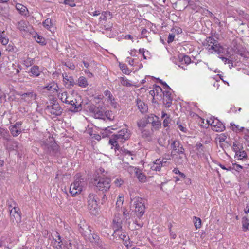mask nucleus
<instances>
[{"label": "nucleus", "mask_w": 249, "mask_h": 249, "mask_svg": "<svg viewBox=\"0 0 249 249\" xmlns=\"http://www.w3.org/2000/svg\"><path fill=\"white\" fill-rule=\"evenodd\" d=\"M131 133L126 128H124L119 131L117 134H113L109 140V143L115 147V150H119L118 143H123L128 140L130 137Z\"/></svg>", "instance_id": "f257e3e1"}, {"label": "nucleus", "mask_w": 249, "mask_h": 249, "mask_svg": "<svg viewBox=\"0 0 249 249\" xmlns=\"http://www.w3.org/2000/svg\"><path fill=\"white\" fill-rule=\"evenodd\" d=\"M42 148L44 152L51 156H58L59 153V146L53 137L43 140L40 143Z\"/></svg>", "instance_id": "f03ea898"}, {"label": "nucleus", "mask_w": 249, "mask_h": 249, "mask_svg": "<svg viewBox=\"0 0 249 249\" xmlns=\"http://www.w3.org/2000/svg\"><path fill=\"white\" fill-rule=\"evenodd\" d=\"M110 178L103 175L96 176L94 183L96 189L103 193L108 191L110 188Z\"/></svg>", "instance_id": "7ed1b4c3"}, {"label": "nucleus", "mask_w": 249, "mask_h": 249, "mask_svg": "<svg viewBox=\"0 0 249 249\" xmlns=\"http://www.w3.org/2000/svg\"><path fill=\"white\" fill-rule=\"evenodd\" d=\"M97 196L94 193H89L87 197L88 209L91 214H98L99 208L97 201Z\"/></svg>", "instance_id": "20e7f679"}, {"label": "nucleus", "mask_w": 249, "mask_h": 249, "mask_svg": "<svg viewBox=\"0 0 249 249\" xmlns=\"http://www.w3.org/2000/svg\"><path fill=\"white\" fill-rule=\"evenodd\" d=\"M45 110L55 116H59L63 112V109L59 104L56 102H50L49 104L46 105Z\"/></svg>", "instance_id": "39448f33"}, {"label": "nucleus", "mask_w": 249, "mask_h": 249, "mask_svg": "<svg viewBox=\"0 0 249 249\" xmlns=\"http://www.w3.org/2000/svg\"><path fill=\"white\" fill-rule=\"evenodd\" d=\"M4 140L6 141L4 142V145L7 150L17 151L21 150L22 145L12 138L9 134Z\"/></svg>", "instance_id": "423d86ee"}, {"label": "nucleus", "mask_w": 249, "mask_h": 249, "mask_svg": "<svg viewBox=\"0 0 249 249\" xmlns=\"http://www.w3.org/2000/svg\"><path fill=\"white\" fill-rule=\"evenodd\" d=\"M135 205V212L136 215L140 218L144 214L145 210L144 200L140 197H137L133 199ZM132 201V199H131Z\"/></svg>", "instance_id": "0eeeda50"}, {"label": "nucleus", "mask_w": 249, "mask_h": 249, "mask_svg": "<svg viewBox=\"0 0 249 249\" xmlns=\"http://www.w3.org/2000/svg\"><path fill=\"white\" fill-rule=\"evenodd\" d=\"M83 186V179H76L75 181L72 183L70 188V193L72 196H75L76 194H79L82 190Z\"/></svg>", "instance_id": "6e6552de"}, {"label": "nucleus", "mask_w": 249, "mask_h": 249, "mask_svg": "<svg viewBox=\"0 0 249 249\" xmlns=\"http://www.w3.org/2000/svg\"><path fill=\"white\" fill-rule=\"evenodd\" d=\"M171 147L172 149L171 152V156L173 157L175 155L173 152H175L178 155H184L186 158V154L185 153V149L183 145L181 144L180 142L178 140H175L172 141L171 143Z\"/></svg>", "instance_id": "1a4fd4ad"}, {"label": "nucleus", "mask_w": 249, "mask_h": 249, "mask_svg": "<svg viewBox=\"0 0 249 249\" xmlns=\"http://www.w3.org/2000/svg\"><path fill=\"white\" fill-rule=\"evenodd\" d=\"M122 216L120 214H115L112 222V228L114 233L121 232L122 231Z\"/></svg>", "instance_id": "9d476101"}, {"label": "nucleus", "mask_w": 249, "mask_h": 249, "mask_svg": "<svg viewBox=\"0 0 249 249\" xmlns=\"http://www.w3.org/2000/svg\"><path fill=\"white\" fill-rule=\"evenodd\" d=\"M89 109L90 112L92 114V116L95 118L105 120L104 110L102 107H99L94 105H91L90 106Z\"/></svg>", "instance_id": "9b49d317"}, {"label": "nucleus", "mask_w": 249, "mask_h": 249, "mask_svg": "<svg viewBox=\"0 0 249 249\" xmlns=\"http://www.w3.org/2000/svg\"><path fill=\"white\" fill-rule=\"evenodd\" d=\"M207 122L209 124L213 126V129L214 131L221 132L225 129V126L223 124L216 118L210 119Z\"/></svg>", "instance_id": "f8f14e48"}, {"label": "nucleus", "mask_w": 249, "mask_h": 249, "mask_svg": "<svg viewBox=\"0 0 249 249\" xmlns=\"http://www.w3.org/2000/svg\"><path fill=\"white\" fill-rule=\"evenodd\" d=\"M10 219L13 223H19L21 221V212L19 208L10 210Z\"/></svg>", "instance_id": "ddd939ff"}, {"label": "nucleus", "mask_w": 249, "mask_h": 249, "mask_svg": "<svg viewBox=\"0 0 249 249\" xmlns=\"http://www.w3.org/2000/svg\"><path fill=\"white\" fill-rule=\"evenodd\" d=\"M217 45H218V41L212 36L207 37L203 44L205 47L209 51H213L215 47Z\"/></svg>", "instance_id": "4468645a"}, {"label": "nucleus", "mask_w": 249, "mask_h": 249, "mask_svg": "<svg viewBox=\"0 0 249 249\" xmlns=\"http://www.w3.org/2000/svg\"><path fill=\"white\" fill-rule=\"evenodd\" d=\"M21 99L27 103H32L35 101L36 97V94L33 91L26 93L20 94Z\"/></svg>", "instance_id": "2eb2a0df"}, {"label": "nucleus", "mask_w": 249, "mask_h": 249, "mask_svg": "<svg viewBox=\"0 0 249 249\" xmlns=\"http://www.w3.org/2000/svg\"><path fill=\"white\" fill-rule=\"evenodd\" d=\"M170 90H165L163 91V103L165 104L167 107H169L171 106L172 102V97L171 96V93L170 91Z\"/></svg>", "instance_id": "dca6fc26"}, {"label": "nucleus", "mask_w": 249, "mask_h": 249, "mask_svg": "<svg viewBox=\"0 0 249 249\" xmlns=\"http://www.w3.org/2000/svg\"><path fill=\"white\" fill-rule=\"evenodd\" d=\"M136 103L139 110L142 113L144 114L147 112L148 109V106L144 102L138 98L136 100Z\"/></svg>", "instance_id": "f3484780"}, {"label": "nucleus", "mask_w": 249, "mask_h": 249, "mask_svg": "<svg viewBox=\"0 0 249 249\" xmlns=\"http://www.w3.org/2000/svg\"><path fill=\"white\" fill-rule=\"evenodd\" d=\"M78 228L79 232L82 234V235L85 237L87 236V233H88V232L89 233H91V232L90 227L88 226L86 224H78Z\"/></svg>", "instance_id": "a211bd4d"}, {"label": "nucleus", "mask_w": 249, "mask_h": 249, "mask_svg": "<svg viewBox=\"0 0 249 249\" xmlns=\"http://www.w3.org/2000/svg\"><path fill=\"white\" fill-rule=\"evenodd\" d=\"M28 24V22L24 20H22L17 22V23L16 24V26L17 28L18 29H19L20 31L27 32L29 31Z\"/></svg>", "instance_id": "6ab92c4d"}, {"label": "nucleus", "mask_w": 249, "mask_h": 249, "mask_svg": "<svg viewBox=\"0 0 249 249\" xmlns=\"http://www.w3.org/2000/svg\"><path fill=\"white\" fill-rule=\"evenodd\" d=\"M70 104L72 106L70 109V111L72 112L76 113L81 110L82 109L81 104H77L76 99H75L74 101L72 100V102Z\"/></svg>", "instance_id": "aec40b11"}, {"label": "nucleus", "mask_w": 249, "mask_h": 249, "mask_svg": "<svg viewBox=\"0 0 249 249\" xmlns=\"http://www.w3.org/2000/svg\"><path fill=\"white\" fill-rule=\"evenodd\" d=\"M59 98L61 101L66 104H71L72 100L70 99V97L68 96V93L67 92H63L58 95Z\"/></svg>", "instance_id": "412c9836"}, {"label": "nucleus", "mask_w": 249, "mask_h": 249, "mask_svg": "<svg viewBox=\"0 0 249 249\" xmlns=\"http://www.w3.org/2000/svg\"><path fill=\"white\" fill-rule=\"evenodd\" d=\"M16 9L22 15L27 16L28 14V10L26 7L20 3H17Z\"/></svg>", "instance_id": "4be33fe9"}, {"label": "nucleus", "mask_w": 249, "mask_h": 249, "mask_svg": "<svg viewBox=\"0 0 249 249\" xmlns=\"http://www.w3.org/2000/svg\"><path fill=\"white\" fill-rule=\"evenodd\" d=\"M213 51L215 53H217L219 54H224L225 55H228L229 54V52L228 50L226 48H224L222 46L220 45V44L218 43V45H216V46L215 47L214 50Z\"/></svg>", "instance_id": "5701e85b"}, {"label": "nucleus", "mask_w": 249, "mask_h": 249, "mask_svg": "<svg viewBox=\"0 0 249 249\" xmlns=\"http://www.w3.org/2000/svg\"><path fill=\"white\" fill-rule=\"evenodd\" d=\"M235 157L237 158V160H242L243 161H245L248 158L246 152L244 150H239L236 152Z\"/></svg>", "instance_id": "b1692460"}, {"label": "nucleus", "mask_w": 249, "mask_h": 249, "mask_svg": "<svg viewBox=\"0 0 249 249\" xmlns=\"http://www.w3.org/2000/svg\"><path fill=\"white\" fill-rule=\"evenodd\" d=\"M134 171L138 179L140 181L143 182L145 181L146 176L141 172L139 169L135 168Z\"/></svg>", "instance_id": "393cba45"}, {"label": "nucleus", "mask_w": 249, "mask_h": 249, "mask_svg": "<svg viewBox=\"0 0 249 249\" xmlns=\"http://www.w3.org/2000/svg\"><path fill=\"white\" fill-rule=\"evenodd\" d=\"M63 77L64 81L65 82L69 83L70 86H74L76 84L72 76H69L67 73L63 74Z\"/></svg>", "instance_id": "a878e982"}, {"label": "nucleus", "mask_w": 249, "mask_h": 249, "mask_svg": "<svg viewBox=\"0 0 249 249\" xmlns=\"http://www.w3.org/2000/svg\"><path fill=\"white\" fill-rule=\"evenodd\" d=\"M162 165V162L160 159H157L153 162L151 168L152 170L160 171Z\"/></svg>", "instance_id": "bb28decb"}, {"label": "nucleus", "mask_w": 249, "mask_h": 249, "mask_svg": "<svg viewBox=\"0 0 249 249\" xmlns=\"http://www.w3.org/2000/svg\"><path fill=\"white\" fill-rule=\"evenodd\" d=\"M9 129L10 131L11 134L13 137L18 136L22 132L21 129H18V128L14 127L13 125L10 126L9 127Z\"/></svg>", "instance_id": "cd10ccee"}, {"label": "nucleus", "mask_w": 249, "mask_h": 249, "mask_svg": "<svg viewBox=\"0 0 249 249\" xmlns=\"http://www.w3.org/2000/svg\"><path fill=\"white\" fill-rule=\"evenodd\" d=\"M141 132V135L142 138L146 139L147 140L151 139V132L149 129L145 128L140 130Z\"/></svg>", "instance_id": "c85d7f7f"}, {"label": "nucleus", "mask_w": 249, "mask_h": 249, "mask_svg": "<svg viewBox=\"0 0 249 249\" xmlns=\"http://www.w3.org/2000/svg\"><path fill=\"white\" fill-rule=\"evenodd\" d=\"M78 85L82 88H86L88 85L87 79L84 76H80L78 79Z\"/></svg>", "instance_id": "c756f323"}, {"label": "nucleus", "mask_w": 249, "mask_h": 249, "mask_svg": "<svg viewBox=\"0 0 249 249\" xmlns=\"http://www.w3.org/2000/svg\"><path fill=\"white\" fill-rule=\"evenodd\" d=\"M243 231L246 232L248 230L249 219L247 216H244L242 220Z\"/></svg>", "instance_id": "7c9ffc66"}, {"label": "nucleus", "mask_w": 249, "mask_h": 249, "mask_svg": "<svg viewBox=\"0 0 249 249\" xmlns=\"http://www.w3.org/2000/svg\"><path fill=\"white\" fill-rule=\"evenodd\" d=\"M147 124V123L146 122V117L144 118H142L137 122V125L139 127V130H141L145 128Z\"/></svg>", "instance_id": "2f4dec72"}, {"label": "nucleus", "mask_w": 249, "mask_h": 249, "mask_svg": "<svg viewBox=\"0 0 249 249\" xmlns=\"http://www.w3.org/2000/svg\"><path fill=\"white\" fill-rule=\"evenodd\" d=\"M187 160V156H186V158L184 157V155H178L175 158V162L178 165H182L185 160Z\"/></svg>", "instance_id": "473e14b6"}, {"label": "nucleus", "mask_w": 249, "mask_h": 249, "mask_svg": "<svg viewBox=\"0 0 249 249\" xmlns=\"http://www.w3.org/2000/svg\"><path fill=\"white\" fill-rule=\"evenodd\" d=\"M30 72L35 77H38L40 75V71L38 66L34 65L30 69Z\"/></svg>", "instance_id": "72a5a7b5"}, {"label": "nucleus", "mask_w": 249, "mask_h": 249, "mask_svg": "<svg viewBox=\"0 0 249 249\" xmlns=\"http://www.w3.org/2000/svg\"><path fill=\"white\" fill-rule=\"evenodd\" d=\"M111 16V12L108 11H104L101 13V16L99 18L100 20L107 21V17Z\"/></svg>", "instance_id": "f704fd0d"}, {"label": "nucleus", "mask_w": 249, "mask_h": 249, "mask_svg": "<svg viewBox=\"0 0 249 249\" xmlns=\"http://www.w3.org/2000/svg\"><path fill=\"white\" fill-rule=\"evenodd\" d=\"M53 238L54 241L53 247L56 249H62L63 245L62 240L57 241V239L54 238L53 237Z\"/></svg>", "instance_id": "c9c22d12"}, {"label": "nucleus", "mask_w": 249, "mask_h": 249, "mask_svg": "<svg viewBox=\"0 0 249 249\" xmlns=\"http://www.w3.org/2000/svg\"><path fill=\"white\" fill-rule=\"evenodd\" d=\"M154 89L156 92V97L159 96L160 97V99H162L161 93H162L163 91L161 87L159 86L155 85Z\"/></svg>", "instance_id": "e433bc0d"}, {"label": "nucleus", "mask_w": 249, "mask_h": 249, "mask_svg": "<svg viewBox=\"0 0 249 249\" xmlns=\"http://www.w3.org/2000/svg\"><path fill=\"white\" fill-rule=\"evenodd\" d=\"M43 25L44 27L50 30L52 26V20L50 18H47L43 22Z\"/></svg>", "instance_id": "4c0bfd02"}, {"label": "nucleus", "mask_w": 249, "mask_h": 249, "mask_svg": "<svg viewBox=\"0 0 249 249\" xmlns=\"http://www.w3.org/2000/svg\"><path fill=\"white\" fill-rule=\"evenodd\" d=\"M194 225L196 229H199L201 227V220L200 218L196 216L194 218Z\"/></svg>", "instance_id": "58836bf2"}, {"label": "nucleus", "mask_w": 249, "mask_h": 249, "mask_svg": "<svg viewBox=\"0 0 249 249\" xmlns=\"http://www.w3.org/2000/svg\"><path fill=\"white\" fill-rule=\"evenodd\" d=\"M65 246L68 249H77V245L74 241H71L68 243L65 244Z\"/></svg>", "instance_id": "ea45409f"}, {"label": "nucleus", "mask_w": 249, "mask_h": 249, "mask_svg": "<svg viewBox=\"0 0 249 249\" xmlns=\"http://www.w3.org/2000/svg\"><path fill=\"white\" fill-rule=\"evenodd\" d=\"M188 3L192 10L196 11V12H199L201 8L199 6L196 5L193 2L188 1Z\"/></svg>", "instance_id": "a19ab883"}, {"label": "nucleus", "mask_w": 249, "mask_h": 249, "mask_svg": "<svg viewBox=\"0 0 249 249\" xmlns=\"http://www.w3.org/2000/svg\"><path fill=\"white\" fill-rule=\"evenodd\" d=\"M146 117V122L147 123V124L148 123H151V124L155 121L154 120L155 118H156L157 119H158V118L155 116L154 114H151L149 115H148Z\"/></svg>", "instance_id": "79ce46f5"}, {"label": "nucleus", "mask_w": 249, "mask_h": 249, "mask_svg": "<svg viewBox=\"0 0 249 249\" xmlns=\"http://www.w3.org/2000/svg\"><path fill=\"white\" fill-rule=\"evenodd\" d=\"M113 236L115 238L118 237L119 238L123 240H124L126 237L125 233L123 232L122 231L120 232H117V233H114V232Z\"/></svg>", "instance_id": "37998d69"}, {"label": "nucleus", "mask_w": 249, "mask_h": 249, "mask_svg": "<svg viewBox=\"0 0 249 249\" xmlns=\"http://www.w3.org/2000/svg\"><path fill=\"white\" fill-rule=\"evenodd\" d=\"M160 122L159 121H155L152 124L151 130L154 131V130H158L160 128Z\"/></svg>", "instance_id": "c03bdc74"}, {"label": "nucleus", "mask_w": 249, "mask_h": 249, "mask_svg": "<svg viewBox=\"0 0 249 249\" xmlns=\"http://www.w3.org/2000/svg\"><path fill=\"white\" fill-rule=\"evenodd\" d=\"M120 67L122 72L125 74H129L131 72L125 64H120Z\"/></svg>", "instance_id": "a18cd8bd"}, {"label": "nucleus", "mask_w": 249, "mask_h": 249, "mask_svg": "<svg viewBox=\"0 0 249 249\" xmlns=\"http://www.w3.org/2000/svg\"><path fill=\"white\" fill-rule=\"evenodd\" d=\"M8 206L9 210H14L16 208H19L17 204L12 200H11L10 201L8 202Z\"/></svg>", "instance_id": "49530a36"}, {"label": "nucleus", "mask_w": 249, "mask_h": 249, "mask_svg": "<svg viewBox=\"0 0 249 249\" xmlns=\"http://www.w3.org/2000/svg\"><path fill=\"white\" fill-rule=\"evenodd\" d=\"M124 202V197L123 196H119L117 200L116 203V208H121L123 205Z\"/></svg>", "instance_id": "de8ad7c7"}, {"label": "nucleus", "mask_w": 249, "mask_h": 249, "mask_svg": "<svg viewBox=\"0 0 249 249\" xmlns=\"http://www.w3.org/2000/svg\"><path fill=\"white\" fill-rule=\"evenodd\" d=\"M35 60L33 58L27 57V59L24 61V64L27 67H29L34 64Z\"/></svg>", "instance_id": "09e8293b"}, {"label": "nucleus", "mask_w": 249, "mask_h": 249, "mask_svg": "<svg viewBox=\"0 0 249 249\" xmlns=\"http://www.w3.org/2000/svg\"><path fill=\"white\" fill-rule=\"evenodd\" d=\"M92 240H91V242H94L99 244L101 242L100 237L98 235L96 234H91Z\"/></svg>", "instance_id": "8fccbe9b"}, {"label": "nucleus", "mask_w": 249, "mask_h": 249, "mask_svg": "<svg viewBox=\"0 0 249 249\" xmlns=\"http://www.w3.org/2000/svg\"><path fill=\"white\" fill-rule=\"evenodd\" d=\"M232 169H234L237 172H240L243 169V167L239 164H237L236 163H233L232 167H231V170Z\"/></svg>", "instance_id": "3c124183"}, {"label": "nucleus", "mask_w": 249, "mask_h": 249, "mask_svg": "<svg viewBox=\"0 0 249 249\" xmlns=\"http://www.w3.org/2000/svg\"><path fill=\"white\" fill-rule=\"evenodd\" d=\"M36 41L37 42L41 44L42 45L46 44L45 39L39 35H37Z\"/></svg>", "instance_id": "603ef678"}, {"label": "nucleus", "mask_w": 249, "mask_h": 249, "mask_svg": "<svg viewBox=\"0 0 249 249\" xmlns=\"http://www.w3.org/2000/svg\"><path fill=\"white\" fill-rule=\"evenodd\" d=\"M9 135L5 129L0 127V135L4 139Z\"/></svg>", "instance_id": "864d4df0"}, {"label": "nucleus", "mask_w": 249, "mask_h": 249, "mask_svg": "<svg viewBox=\"0 0 249 249\" xmlns=\"http://www.w3.org/2000/svg\"><path fill=\"white\" fill-rule=\"evenodd\" d=\"M64 3L66 5H68L72 7H74L76 5L74 1L72 0H65L64 1Z\"/></svg>", "instance_id": "5fc2aeb1"}, {"label": "nucleus", "mask_w": 249, "mask_h": 249, "mask_svg": "<svg viewBox=\"0 0 249 249\" xmlns=\"http://www.w3.org/2000/svg\"><path fill=\"white\" fill-rule=\"evenodd\" d=\"M114 183L116 186L120 187L121 185L124 183V181L120 178H117L114 181Z\"/></svg>", "instance_id": "6e6d98bb"}, {"label": "nucleus", "mask_w": 249, "mask_h": 249, "mask_svg": "<svg viewBox=\"0 0 249 249\" xmlns=\"http://www.w3.org/2000/svg\"><path fill=\"white\" fill-rule=\"evenodd\" d=\"M173 172L175 173L176 174H179L180 177L183 178H185V175L183 173L180 172L178 169L177 168L174 169Z\"/></svg>", "instance_id": "4d7b16f0"}, {"label": "nucleus", "mask_w": 249, "mask_h": 249, "mask_svg": "<svg viewBox=\"0 0 249 249\" xmlns=\"http://www.w3.org/2000/svg\"><path fill=\"white\" fill-rule=\"evenodd\" d=\"M0 41L2 44V45H6L8 44L9 39L3 36L1 38H0Z\"/></svg>", "instance_id": "13d9d810"}, {"label": "nucleus", "mask_w": 249, "mask_h": 249, "mask_svg": "<svg viewBox=\"0 0 249 249\" xmlns=\"http://www.w3.org/2000/svg\"><path fill=\"white\" fill-rule=\"evenodd\" d=\"M183 61H184V63L188 65L189 63H190L191 60L189 56L184 54Z\"/></svg>", "instance_id": "bf43d9fd"}, {"label": "nucleus", "mask_w": 249, "mask_h": 249, "mask_svg": "<svg viewBox=\"0 0 249 249\" xmlns=\"http://www.w3.org/2000/svg\"><path fill=\"white\" fill-rule=\"evenodd\" d=\"M127 210L125 209V208H124L123 209V215L124 217V219H125L126 220H127L130 218V217L129 216V213H128L126 212Z\"/></svg>", "instance_id": "052dcab7"}, {"label": "nucleus", "mask_w": 249, "mask_h": 249, "mask_svg": "<svg viewBox=\"0 0 249 249\" xmlns=\"http://www.w3.org/2000/svg\"><path fill=\"white\" fill-rule=\"evenodd\" d=\"M220 59L222 60L223 61H224L225 63H227L228 64L231 63L232 65V62L231 60H230L228 58H227L226 57H225L223 56L222 55H220L219 57Z\"/></svg>", "instance_id": "680f3d73"}, {"label": "nucleus", "mask_w": 249, "mask_h": 249, "mask_svg": "<svg viewBox=\"0 0 249 249\" xmlns=\"http://www.w3.org/2000/svg\"><path fill=\"white\" fill-rule=\"evenodd\" d=\"M150 34V32H148L146 29L144 28L142 30L141 34L142 36L143 37L147 38V34Z\"/></svg>", "instance_id": "e2e57ef3"}, {"label": "nucleus", "mask_w": 249, "mask_h": 249, "mask_svg": "<svg viewBox=\"0 0 249 249\" xmlns=\"http://www.w3.org/2000/svg\"><path fill=\"white\" fill-rule=\"evenodd\" d=\"M170 123V118L169 117H166V118L164 120L163 122V125L164 127H166L168 126V124Z\"/></svg>", "instance_id": "0e129e2a"}, {"label": "nucleus", "mask_w": 249, "mask_h": 249, "mask_svg": "<svg viewBox=\"0 0 249 249\" xmlns=\"http://www.w3.org/2000/svg\"><path fill=\"white\" fill-rule=\"evenodd\" d=\"M175 37V35H174L173 34H170L169 35L168 37V40H167L168 43H170L173 42L174 40Z\"/></svg>", "instance_id": "69168bd1"}, {"label": "nucleus", "mask_w": 249, "mask_h": 249, "mask_svg": "<svg viewBox=\"0 0 249 249\" xmlns=\"http://www.w3.org/2000/svg\"><path fill=\"white\" fill-rule=\"evenodd\" d=\"M196 149L198 150H199L200 149H201V151H199L200 152H201V151H203V146L202 145V144H201V143H197L196 145Z\"/></svg>", "instance_id": "338daca9"}, {"label": "nucleus", "mask_w": 249, "mask_h": 249, "mask_svg": "<svg viewBox=\"0 0 249 249\" xmlns=\"http://www.w3.org/2000/svg\"><path fill=\"white\" fill-rule=\"evenodd\" d=\"M231 125L232 126V129L233 131L237 132L239 130V125H236L233 123H231Z\"/></svg>", "instance_id": "774afa93"}]
</instances>
